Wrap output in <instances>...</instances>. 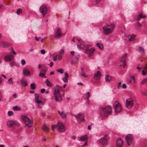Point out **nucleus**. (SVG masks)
<instances>
[{"instance_id":"72a5a7b5","label":"nucleus","mask_w":147,"mask_h":147,"mask_svg":"<svg viewBox=\"0 0 147 147\" xmlns=\"http://www.w3.org/2000/svg\"><path fill=\"white\" fill-rule=\"evenodd\" d=\"M22 10L21 9H18L16 11V13L17 14L19 15L22 13Z\"/></svg>"},{"instance_id":"0e129e2a","label":"nucleus","mask_w":147,"mask_h":147,"mask_svg":"<svg viewBox=\"0 0 147 147\" xmlns=\"http://www.w3.org/2000/svg\"><path fill=\"white\" fill-rule=\"evenodd\" d=\"M53 63L52 62H51V63H50V67H52L53 66Z\"/></svg>"},{"instance_id":"6ab92c4d","label":"nucleus","mask_w":147,"mask_h":147,"mask_svg":"<svg viewBox=\"0 0 147 147\" xmlns=\"http://www.w3.org/2000/svg\"><path fill=\"white\" fill-rule=\"evenodd\" d=\"M100 73L99 71H97V72L94 74V78L96 80H99L100 77Z\"/></svg>"},{"instance_id":"423d86ee","label":"nucleus","mask_w":147,"mask_h":147,"mask_svg":"<svg viewBox=\"0 0 147 147\" xmlns=\"http://www.w3.org/2000/svg\"><path fill=\"white\" fill-rule=\"evenodd\" d=\"M134 105V100L131 98H128L126 101V107L128 109L132 108Z\"/></svg>"},{"instance_id":"a211bd4d","label":"nucleus","mask_w":147,"mask_h":147,"mask_svg":"<svg viewBox=\"0 0 147 147\" xmlns=\"http://www.w3.org/2000/svg\"><path fill=\"white\" fill-rule=\"evenodd\" d=\"M127 54L123 55L121 57V59H120V61L122 62L123 63V67L124 68L126 66V62L125 59L126 57Z\"/></svg>"},{"instance_id":"c9c22d12","label":"nucleus","mask_w":147,"mask_h":147,"mask_svg":"<svg viewBox=\"0 0 147 147\" xmlns=\"http://www.w3.org/2000/svg\"><path fill=\"white\" fill-rule=\"evenodd\" d=\"M30 87L32 89H35L36 88L35 85L34 83H31L30 84Z\"/></svg>"},{"instance_id":"603ef678","label":"nucleus","mask_w":147,"mask_h":147,"mask_svg":"<svg viewBox=\"0 0 147 147\" xmlns=\"http://www.w3.org/2000/svg\"><path fill=\"white\" fill-rule=\"evenodd\" d=\"M56 87L57 88H58V89H61L62 88V86H59V85H56Z\"/></svg>"},{"instance_id":"f8f14e48","label":"nucleus","mask_w":147,"mask_h":147,"mask_svg":"<svg viewBox=\"0 0 147 147\" xmlns=\"http://www.w3.org/2000/svg\"><path fill=\"white\" fill-rule=\"evenodd\" d=\"M104 30V33L105 34H108L112 32V29L109 28V27L108 26L107 24L106 26H104L103 27Z\"/></svg>"},{"instance_id":"3c124183","label":"nucleus","mask_w":147,"mask_h":147,"mask_svg":"<svg viewBox=\"0 0 147 147\" xmlns=\"http://www.w3.org/2000/svg\"><path fill=\"white\" fill-rule=\"evenodd\" d=\"M47 68H45L44 69H42L41 70V71L43 73H45L47 71Z\"/></svg>"},{"instance_id":"f03ea898","label":"nucleus","mask_w":147,"mask_h":147,"mask_svg":"<svg viewBox=\"0 0 147 147\" xmlns=\"http://www.w3.org/2000/svg\"><path fill=\"white\" fill-rule=\"evenodd\" d=\"M23 122L28 127L30 128L32 126L33 121L25 115H23L21 117Z\"/></svg>"},{"instance_id":"052dcab7","label":"nucleus","mask_w":147,"mask_h":147,"mask_svg":"<svg viewBox=\"0 0 147 147\" xmlns=\"http://www.w3.org/2000/svg\"><path fill=\"white\" fill-rule=\"evenodd\" d=\"M121 84V82H119L118 83V86H117V88L119 89L120 88V86Z\"/></svg>"},{"instance_id":"a19ab883","label":"nucleus","mask_w":147,"mask_h":147,"mask_svg":"<svg viewBox=\"0 0 147 147\" xmlns=\"http://www.w3.org/2000/svg\"><path fill=\"white\" fill-rule=\"evenodd\" d=\"M46 74L45 73H43L40 72L39 74V76L42 78L43 77V76Z\"/></svg>"},{"instance_id":"c03bdc74","label":"nucleus","mask_w":147,"mask_h":147,"mask_svg":"<svg viewBox=\"0 0 147 147\" xmlns=\"http://www.w3.org/2000/svg\"><path fill=\"white\" fill-rule=\"evenodd\" d=\"M64 52V51L63 49H61L59 52V54L60 55H63Z\"/></svg>"},{"instance_id":"4d7b16f0","label":"nucleus","mask_w":147,"mask_h":147,"mask_svg":"<svg viewBox=\"0 0 147 147\" xmlns=\"http://www.w3.org/2000/svg\"><path fill=\"white\" fill-rule=\"evenodd\" d=\"M122 87L124 88H126L127 87V86H126V85L125 84H123L122 85Z\"/></svg>"},{"instance_id":"c756f323","label":"nucleus","mask_w":147,"mask_h":147,"mask_svg":"<svg viewBox=\"0 0 147 147\" xmlns=\"http://www.w3.org/2000/svg\"><path fill=\"white\" fill-rule=\"evenodd\" d=\"M111 77L109 76V75H107L105 77V80L107 82H109L111 81Z\"/></svg>"},{"instance_id":"4be33fe9","label":"nucleus","mask_w":147,"mask_h":147,"mask_svg":"<svg viewBox=\"0 0 147 147\" xmlns=\"http://www.w3.org/2000/svg\"><path fill=\"white\" fill-rule=\"evenodd\" d=\"M80 74L81 76L83 77L86 78L88 77V75L84 71V69L83 68H82L81 69V71Z\"/></svg>"},{"instance_id":"393cba45","label":"nucleus","mask_w":147,"mask_h":147,"mask_svg":"<svg viewBox=\"0 0 147 147\" xmlns=\"http://www.w3.org/2000/svg\"><path fill=\"white\" fill-rule=\"evenodd\" d=\"M42 129L45 132H48L49 129L47 126L45 124H44L42 126Z\"/></svg>"},{"instance_id":"6e6552de","label":"nucleus","mask_w":147,"mask_h":147,"mask_svg":"<svg viewBox=\"0 0 147 147\" xmlns=\"http://www.w3.org/2000/svg\"><path fill=\"white\" fill-rule=\"evenodd\" d=\"M115 106L114 107V109L115 112L117 113H119L121 111V107L119 103L117 101H115L114 104Z\"/></svg>"},{"instance_id":"f3484780","label":"nucleus","mask_w":147,"mask_h":147,"mask_svg":"<svg viewBox=\"0 0 147 147\" xmlns=\"http://www.w3.org/2000/svg\"><path fill=\"white\" fill-rule=\"evenodd\" d=\"M61 36V29L59 28H58L56 32L55 37V38H58Z\"/></svg>"},{"instance_id":"5701e85b","label":"nucleus","mask_w":147,"mask_h":147,"mask_svg":"<svg viewBox=\"0 0 147 147\" xmlns=\"http://www.w3.org/2000/svg\"><path fill=\"white\" fill-rule=\"evenodd\" d=\"M20 82L22 84V85L24 87L27 86L28 84L27 82L24 79H23L21 80Z\"/></svg>"},{"instance_id":"37998d69","label":"nucleus","mask_w":147,"mask_h":147,"mask_svg":"<svg viewBox=\"0 0 147 147\" xmlns=\"http://www.w3.org/2000/svg\"><path fill=\"white\" fill-rule=\"evenodd\" d=\"M62 117L64 118H65L66 117V115L65 114L63 113L62 115H61Z\"/></svg>"},{"instance_id":"f257e3e1","label":"nucleus","mask_w":147,"mask_h":147,"mask_svg":"<svg viewBox=\"0 0 147 147\" xmlns=\"http://www.w3.org/2000/svg\"><path fill=\"white\" fill-rule=\"evenodd\" d=\"M100 115L102 117H107L110 115L112 112V109L110 106H106L100 109Z\"/></svg>"},{"instance_id":"2f4dec72","label":"nucleus","mask_w":147,"mask_h":147,"mask_svg":"<svg viewBox=\"0 0 147 147\" xmlns=\"http://www.w3.org/2000/svg\"><path fill=\"white\" fill-rule=\"evenodd\" d=\"M79 58L78 57H75L73 61L71 62V64L76 63L78 61Z\"/></svg>"},{"instance_id":"7c9ffc66","label":"nucleus","mask_w":147,"mask_h":147,"mask_svg":"<svg viewBox=\"0 0 147 147\" xmlns=\"http://www.w3.org/2000/svg\"><path fill=\"white\" fill-rule=\"evenodd\" d=\"M13 109L15 111H20L21 110V108L18 107V106H16L13 108Z\"/></svg>"},{"instance_id":"473e14b6","label":"nucleus","mask_w":147,"mask_h":147,"mask_svg":"<svg viewBox=\"0 0 147 147\" xmlns=\"http://www.w3.org/2000/svg\"><path fill=\"white\" fill-rule=\"evenodd\" d=\"M143 15L142 12H140L138 16V18L136 20L138 21L140 19L142 18Z\"/></svg>"},{"instance_id":"412c9836","label":"nucleus","mask_w":147,"mask_h":147,"mask_svg":"<svg viewBox=\"0 0 147 147\" xmlns=\"http://www.w3.org/2000/svg\"><path fill=\"white\" fill-rule=\"evenodd\" d=\"M23 72L24 75H26L27 76L31 75V74L30 71L28 69L26 68H24V69Z\"/></svg>"},{"instance_id":"e433bc0d","label":"nucleus","mask_w":147,"mask_h":147,"mask_svg":"<svg viewBox=\"0 0 147 147\" xmlns=\"http://www.w3.org/2000/svg\"><path fill=\"white\" fill-rule=\"evenodd\" d=\"M56 71L61 74H62L63 72V70L62 68L57 69Z\"/></svg>"},{"instance_id":"1a4fd4ad","label":"nucleus","mask_w":147,"mask_h":147,"mask_svg":"<svg viewBox=\"0 0 147 147\" xmlns=\"http://www.w3.org/2000/svg\"><path fill=\"white\" fill-rule=\"evenodd\" d=\"M39 10L43 17L45 16L47 11L46 6L44 5H42L40 7Z\"/></svg>"},{"instance_id":"f704fd0d","label":"nucleus","mask_w":147,"mask_h":147,"mask_svg":"<svg viewBox=\"0 0 147 147\" xmlns=\"http://www.w3.org/2000/svg\"><path fill=\"white\" fill-rule=\"evenodd\" d=\"M147 82V78H145L141 82V84L142 85L144 84Z\"/></svg>"},{"instance_id":"49530a36","label":"nucleus","mask_w":147,"mask_h":147,"mask_svg":"<svg viewBox=\"0 0 147 147\" xmlns=\"http://www.w3.org/2000/svg\"><path fill=\"white\" fill-rule=\"evenodd\" d=\"M47 85L48 86H49L50 87H51L52 86V84L51 83L49 82H48V83H47Z\"/></svg>"},{"instance_id":"0eeeda50","label":"nucleus","mask_w":147,"mask_h":147,"mask_svg":"<svg viewBox=\"0 0 147 147\" xmlns=\"http://www.w3.org/2000/svg\"><path fill=\"white\" fill-rule=\"evenodd\" d=\"M6 124L7 126L9 127H12L16 125H20V124L18 123V122L14 120L8 121L6 122Z\"/></svg>"},{"instance_id":"79ce46f5","label":"nucleus","mask_w":147,"mask_h":147,"mask_svg":"<svg viewBox=\"0 0 147 147\" xmlns=\"http://www.w3.org/2000/svg\"><path fill=\"white\" fill-rule=\"evenodd\" d=\"M13 113L12 111H9L8 112V114L9 116H10L13 115Z\"/></svg>"},{"instance_id":"8fccbe9b","label":"nucleus","mask_w":147,"mask_h":147,"mask_svg":"<svg viewBox=\"0 0 147 147\" xmlns=\"http://www.w3.org/2000/svg\"><path fill=\"white\" fill-rule=\"evenodd\" d=\"M62 55L59 54V55H58V59L59 60H61L62 58Z\"/></svg>"},{"instance_id":"20e7f679","label":"nucleus","mask_w":147,"mask_h":147,"mask_svg":"<svg viewBox=\"0 0 147 147\" xmlns=\"http://www.w3.org/2000/svg\"><path fill=\"white\" fill-rule=\"evenodd\" d=\"M109 140L108 135L105 134V136L99 140L100 144L103 146H105L107 144V142Z\"/></svg>"},{"instance_id":"9d476101","label":"nucleus","mask_w":147,"mask_h":147,"mask_svg":"<svg viewBox=\"0 0 147 147\" xmlns=\"http://www.w3.org/2000/svg\"><path fill=\"white\" fill-rule=\"evenodd\" d=\"M57 129L60 132H64L65 129L64 125L61 123L59 122L57 125Z\"/></svg>"},{"instance_id":"58836bf2","label":"nucleus","mask_w":147,"mask_h":147,"mask_svg":"<svg viewBox=\"0 0 147 147\" xmlns=\"http://www.w3.org/2000/svg\"><path fill=\"white\" fill-rule=\"evenodd\" d=\"M135 37L136 36L135 35H132V36L130 37V38L129 39V41H132Z\"/></svg>"},{"instance_id":"6e6d98bb","label":"nucleus","mask_w":147,"mask_h":147,"mask_svg":"<svg viewBox=\"0 0 147 147\" xmlns=\"http://www.w3.org/2000/svg\"><path fill=\"white\" fill-rule=\"evenodd\" d=\"M45 89L44 88H42L41 89L40 92L42 93H43L45 92Z\"/></svg>"},{"instance_id":"13d9d810","label":"nucleus","mask_w":147,"mask_h":147,"mask_svg":"<svg viewBox=\"0 0 147 147\" xmlns=\"http://www.w3.org/2000/svg\"><path fill=\"white\" fill-rule=\"evenodd\" d=\"M57 55H56L53 57V59L54 61H56V60L57 58Z\"/></svg>"},{"instance_id":"4468645a","label":"nucleus","mask_w":147,"mask_h":147,"mask_svg":"<svg viewBox=\"0 0 147 147\" xmlns=\"http://www.w3.org/2000/svg\"><path fill=\"white\" fill-rule=\"evenodd\" d=\"M11 44L3 41H0V47L6 48L9 47Z\"/></svg>"},{"instance_id":"39448f33","label":"nucleus","mask_w":147,"mask_h":147,"mask_svg":"<svg viewBox=\"0 0 147 147\" xmlns=\"http://www.w3.org/2000/svg\"><path fill=\"white\" fill-rule=\"evenodd\" d=\"M74 116L76 118L78 122H82L85 121L84 119V114L81 113L76 115H74Z\"/></svg>"},{"instance_id":"2eb2a0df","label":"nucleus","mask_w":147,"mask_h":147,"mask_svg":"<svg viewBox=\"0 0 147 147\" xmlns=\"http://www.w3.org/2000/svg\"><path fill=\"white\" fill-rule=\"evenodd\" d=\"M11 55H7L6 56L4 57L5 60L7 61H11L13 58V55H11L12 53H10Z\"/></svg>"},{"instance_id":"ea45409f","label":"nucleus","mask_w":147,"mask_h":147,"mask_svg":"<svg viewBox=\"0 0 147 147\" xmlns=\"http://www.w3.org/2000/svg\"><path fill=\"white\" fill-rule=\"evenodd\" d=\"M8 83L10 84H13L12 78H10L8 81Z\"/></svg>"},{"instance_id":"338daca9","label":"nucleus","mask_w":147,"mask_h":147,"mask_svg":"<svg viewBox=\"0 0 147 147\" xmlns=\"http://www.w3.org/2000/svg\"><path fill=\"white\" fill-rule=\"evenodd\" d=\"M71 138L72 140H75L76 139V137L75 136H73L71 137Z\"/></svg>"},{"instance_id":"de8ad7c7","label":"nucleus","mask_w":147,"mask_h":147,"mask_svg":"<svg viewBox=\"0 0 147 147\" xmlns=\"http://www.w3.org/2000/svg\"><path fill=\"white\" fill-rule=\"evenodd\" d=\"M137 24L139 27H141L142 26V24H140L139 21H138L137 23Z\"/></svg>"},{"instance_id":"4c0bfd02","label":"nucleus","mask_w":147,"mask_h":147,"mask_svg":"<svg viewBox=\"0 0 147 147\" xmlns=\"http://www.w3.org/2000/svg\"><path fill=\"white\" fill-rule=\"evenodd\" d=\"M90 96V93L89 92H88L85 96V98L88 99Z\"/></svg>"},{"instance_id":"dca6fc26","label":"nucleus","mask_w":147,"mask_h":147,"mask_svg":"<svg viewBox=\"0 0 147 147\" xmlns=\"http://www.w3.org/2000/svg\"><path fill=\"white\" fill-rule=\"evenodd\" d=\"M123 141L121 138H118L116 142L117 147H122Z\"/></svg>"},{"instance_id":"5fc2aeb1","label":"nucleus","mask_w":147,"mask_h":147,"mask_svg":"<svg viewBox=\"0 0 147 147\" xmlns=\"http://www.w3.org/2000/svg\"><path fill=\"white\" fill-rule=\"evenodd\" d=\"M45 53V51L44 49H42L41 51V53L43 54H44Z\"/></svg>"},{"instance_id":"864d4df0","label":"nucleus","mask_w":147,"mask_h":147,"mask_svg":"<svg viewBox=\"0 0 147 147\" xmlns=\"http://www.w3.org/2000/svg\"><path fill=\"white\" fill-rule=\"evenodd\" d=\"M56 127H57V126L55 125H53L52 126V130H53Z\"/></svg>"},{"instance_id":"ddd939ff","label":"nucleus","mask_w":147,"mask_h":147,"mask_svg":"<svg viewBox=\"0 0 147 147\" xmlns=\"http://www.w3.org/2000/svg\"><path fill=\"white\" fill-rule=\"evenodd\" d=\"M94 50L95 49L94 48L87 49L85 51V53L87 54L89 57L93 55Z\"/></svg>"},{"instance_id":"bf43d9fd","label":"nucleus","mask_w":147,"mask_h":147,"mask_svg":"<svg viewBox=\"0 0 147 147\" xmlns=\"http://www.w3.org/2000/svg\"><path fill=\"white\" fill-rule=\"evenodd\" d=\"M142 74L143 75H145L146 74V73L144 70L142 71Z\"/></svg>"},{"instance_id":"09e8293b","label":"nucleus","mask_w":147,"mask_h":147,"mask_svg":"<svg viewBox=\"0 0 147 147\" xmlns=\"http://www.w3.org/2000/svg\"><path fill=\"white\" fill-rule=\"evenodd\" d=\"M26 63V61H25L24 60V59H22V61H21V63H22V65H24V64H25Z\"/></svg>"},{"instance_id":"bb28decb","label":"nucleus","mask_w":147,"mask_h":147,"mask_svg":"<svg viewBox=\"0 0 147 147\" xmlns=\"http://www.w3.org/2000/svg\"><path fill=\"white\" fill-rule=\"evenodd\" d=\"M96 45L98 48H99L100 50H102L103 49V47L102 44L98 42L97 43Z\"/></svg>"},{"instance_id":"aec40b11","label":"nucleus","mask_w":147,"mask_h":147,"mask_svg":"<svg viewBox=\"0 0 147 147\" xmlns=\"http://www.w3.org/2000/svg\"><path fill=\"white\" fill-rule=\"evenodd\" d=\"M35 100L36 101L37 103L40 104L41 102V100H39V95L37 93L35 94Z\"/></svg>"},{"instance_id":"b1692460","label":"nucleus","mask_w":147,"mask_h":147,"mask_svg":"<svg viewBox=\"0 0 147 147\" xmlns=\"http://www.w3.org/2000/svg\"><path fill=\"white\" fill-rule=\"evenodd\" d=\"M78 47L80 49H83L85 47V45H84V42H82L79 44H78Z\"/></svg>"},{"instance_id":"9b49d317","label":"nucleus","mask_w":147,"mask_h":147,"mask_svg":"<svg viewBox=\"0 0 147 147\" xmlns=\"http://www.w3.org/2000/svg\"><path fill=\"white\" fill-rule=\"evenodd\" d=\"M133 137L132 135L128 134L125 137V140L128 145H130L133 141Z\"/></svg>"},{"instance_id":"7ed1b4c3","label":"nucleus","mask_w":147,"mask_h":147,"mask_svg":"<svg viewBox=\"0 0 147 147\" xmlns=\"http://www.w3.org/2000/svg\"><path fill=\"white\" fill-rule=\"evenodd\" d=\"M60 89H57L55 90L54 93V96L55 97V100L57 102H60L62 100V98L59 93Z\"/></svg>"},{"instance_id":"e2e57ef3","label":"nucleus","mask_w":147,"mask_h":147,"mask_svg":"<svg viewBox=\"0 0 147 147\" xmlns=\"http://www.w3.org/2000/svg\"><path fill=\"white\" fill-rule=\"evenodd\" d=\"M35 39L36 40V41H39V38H38L37 36H35Z\"/></svg>"},{"instance_id":"a18cd8bd","label":"nucleus","mask_w":147,"mask_h":147,"mask_svg":"<svg viewBox=\"0 0 147 147\" xmlns=\"http://www.w3.org/2000/svg\"><path fill=\"white\" fill-rule=\"evenodd\" d=\"M65 77L64 78V79H67L68 77V75L67 73H65Z\"/></svg>"},{"instance_id":"774afa93","label":"nucleus","mask_w":147,"mask_h":147,"mask_svg":"<svg viewBox=\"0 0 147 147\" xmlns=\"http://www.w3.org/2000/svg\"><path fill=\"white\" fill-rule=\"evenodd\" d=\"M78 85H80L81 86H83L84 85L81 82L78 83Z\"/></svg>"},{"instance_id":"69168bd1","label":"nucleus","mask_w":147,"mask_h":147,"mask_svg":"<svg viewBox=\"0 0 147 147\" xmlns=\"http://www.w3.org/2000/svg\"><path fill=\"white\" fill-rule=\"evenodd\" d=\"M46 39V38H42V39H41L40 40V41L41 42H42L44 40H45Z\"/></svg>"},{"instance_id":"c85d7f7f","label":"nucleus","mask_w":147,"mask_h":147,"mask_svg":"<svg viewBox=\"0 0 147 147\" xmlns=\"http://www.w3.org/2000/svg\"><path fill=\"white\" fill-rule=\"evenodd\" d=\"M138 50L140 53L142 54L144 53V50L143 48L141 47H138Z\"/></svg>"},{"instance_id":"cd10ccee","label":"nucleus","mask_w":147,"mask_h":147,"mask_svg":"<svg viewBox=\"0 0 147 147\" xmlns=\"http://www.w3.org/2000/svg\"><path fill=\"white\" fill-rule=\"evenodd\" d=\"M108 26L109 27V28L112 29V31L113 30L115 27V25L113 24H107Z\"/></svg>"},{"instance_id":"a878e982","label":"nucleus","mask_w":147,"mask_h":147,"mask_svg":"<svg viewBox=\"0 0 147 147\" xmlns=\"http://www.w3.org/2000/svg\"><path fill=\"white\" fill-rule=\"evenodd\" d=\"M88 139V137L86 135L81 136L80 138V141H85L86 140Z\"/></svg>"},{"instance_id":"680f3d73","label":"nucleus","mask_w":147,"mask_h":147,"mask_svg":"<svg viewBox=\"0 0 147 147\" xmlns=\"http://www.w3.org/2000/svg\"><path fill=\"white\" fill-rule=\"evenodd\" d=\"M63 81L65 82H68L67 79H64V78L62 79Z\"/></svg>"}]
</instances>
